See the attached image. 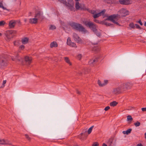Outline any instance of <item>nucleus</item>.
I'll list each match as a JSON object with an SVG mask.
<instances>
[{"label": "nucleus", "mask_w": 146, "mask_h": 146, "mask_svg": "<svg viewBox=\"0 0 146 146\" xmlns=\"http://www.w3.org/2000/svg\"><path fill=\"white\" fill-rule=\"evenodd\" d=\"M84 24L87 27H88L90 29L93 31V32L98 37L101 36V33L100 32H98L97 28V26L94 24L93 22L88 21L84 22Z\"/></svg>", "instance_id": "f03ea898"}, {"label": "nucleus", "mask_w": 146, "mask_h": 146, "mask_svg": "<svg viewBox=\"0 0 146 146\" xmlns=\"http://www.w3.org/2000/svg\"><path fill=\"white\" fill-rule=\"evenodd\" d=\"M4 37L5 40L7 41H9V30L5 31L4 33Z\"/></svg>", "instance_id": "1a4fd4ad"}, {"label": "nucleus", "mask_w": 146, "mask_h": 146, "mask_svg": "<svg viewBox=\"0 0 146 146\" xmlns=\"http://www.w3.org/2000/svg\"><path fill=\"white\" fill-rule=\"evenodd\" d=\"M29 41V38L27 37H25L22 39L21 42L23 44H25L27 43Z\"/></svg>", "instance_id": "dca6fc26"}, {"label": "nucleus", "mask_w": 146, "mask_h": 146, "mask_svg": "<svg viewBox=\"0 0 146 146\" xmlns=\"http://www.w3.org/2000/svg\"><path fill=\"white\" fill-rule=\"evenodd\" d=\"M102 146H107V145L106 144L104 143L103 144Z\"/></svg>", "instance_id": "4d7b16f0"}, {"label": "nucleus", "mask_w": 146, "mask_h": 146, "mask_svg": "<svg viewBox=\"0 0 146 146\" xmlns=\"http://www.w3.org/2000/svg\"><path fill=\"white\" fill-rule=\"evenodd\" d=\"M56 28V27L54 25H50L49 26V29L50 30H53L55 29Z\"/></svg>", "instance_id": "393cba45"}, {"label": "nucleus", "mask_w": 146, "mask_h": 146, "mask_svg": "<svg viewBox=\"0 0 146 146\" xmlns=\"http://www.w3.org/2000/svg\"><path fill=\"white\" fill-rule=\"evenodd\" d=\"M110 108V106H107V107H106L104 109V110L106 111H107Z\"/></svg>", "instance_id": "de8ad7c7"}, {"label": "nucleus", "mask_w": 146, "mask_h": 146, "mask_svg": "<svg viewBox=\"0 0 146 146\" xmlns=\"http://www.w3.org/2000/svg\"><path fill=\"white\" fill-rule=\"evenodd\" d=\"M76 93L77 94H80V92L78 90H76Z\"/></svg>", "instance_id": "603ef678"}, {"label": "nucleus", "mask_w": 146, "mask_h": 146, "mask_svg": "<svg viewBox=\"0 0 146 146\" xmlns=\"http://www.w3.org/2000/svg\"><path fill=\"white\" fill-rule=\"evenodd\" d=\"M25 48V46L23 45H22L19 46V48L21 50H23Z\"/></svg>", "instance_id": "79ce46f5"}, {"label": "nucleus", "mask_w": 146, "mask_h": 146, "mask_svg": "<svg viewBox=\"0 0 146 146\" xmlns=\"http://www.w3.org/2000/svg\"><path fill=\"white\" fill-rule=\"evenodd\" d=\"M67 7L71 11H73L74 9L73 0H68Z\"/></svg>", "instance_id": "6e6552de"}, {"label": "nucleus", "mask_w": 146, "mask_h": 146, "mask_svg": "<svg viewBox=\"0 0 146 146\" xmlns=\"http://www.w3.org/2000/svg\"><path fill=\"white\" fill-rule=\"evenodd\" d=\"M98 84L100 86H101L100 85H102L103 84V82H102V83L101 82V81L99 80H98Z\"/></svg>", "instance_id": "58836bf2"}, {"label": "nucleus", "mask_w": 146, "mask_h": 146, "mask_svg": "<svg viewBox=\"0 0 146 146\" xmlns=\"http://www.w3.org/2000/svg\"><path fill=\"white\" fill-rule=\"evenodd\" d=\"M93 127L94 126H93L89 129L88 131V134H90L91 132Z\"/></svg>", "instance_id": "72a5a7b5"}, {"label": "nucleus", "mask_w": 146, "mask_h": 146, "mask_svg": "<svg viewBox=\"0 0 146 146\" xmlns=\"http://www.w3.org/2000/svg\"><path fill=\"white\" fill-rule=\"evenodd\" d=\"M117 104V103L116 102L114 101L110 103V106L114 107L116 106Z\"/></svg>", "instance_id": "a878e982"}, {"label": "nucleus", "mask_w": 146, "mask_h": 146, "mask_svg": "<svg viewBox=\"0 0 146 146\" xmlns=\"http://www.w3.org/2000/svg\"><path fill=\"white\" fill-rule=\"evenodd\" d=\"M16 59L18 60L19 61H22V58L19 56H17L16 58Z\"/></svg>", "instance_id": "a19ab883"}, {"label": "nucleus", "mask_w": 146, "mask_h": 146, "mask_svg": "<svg viewBox=\"0 0 146 146\" xmlns=\"http://www.w3.org/2000/svg\"><path fill=\"white\" fill-rule=\"evenodd\" d=\"M88 11L90 13L94 15L93 16V17L95 19L99 17L102 15H103L105 13L106 10H104L98 13H97L98 12L97 11V10H90Z\"/></svg>", "instance_id": "423d86ee"}, {"label": "nucleus", "mask_w": 146, "mask_h": 146, "mask_svg": "<svg viewBox=\"0 0 146 146\" xmlns=\"http://www.w3.org/2000/svg\"><path fill=\"white\" fill-rule=\"evenodd\" d=\"M17 21L15 20H11L10 21V29L13 28L16 25Z\"/></svg>", "instance_id": "4468645a"}, {"label": "nucleus", "mask_w": 146, "mask_h": 146, "mask_svg": "<svg viewBox=\"0 0 146 146\" xmlns=\"http://www.w3.org/2000/svg\"><path fill=\"white\" fill-rule=\"evenodd\" d=\"M96 48L95 47H94V48L93 49H94V50H95H95H96L97 51H98V50H97L96 49Z\"/></svg>", "instance_id": "13d9d810"}, {"label": "nucleus", "mask_w": 146, "mask_h": 146, "mask_svg": "<svg viewBox=\"0 0 146 146\" xmlns=\"http://www.w3.org/2000/svg\"><path fill=\"white\" fill-rule=\"evenodd\" d=\"M80 10H86V8L84 5H80Z\"/></svg>", "instance_id": "2f4dec72"}, {"label": "nucleus", "mask_w": 146, "mask_h": 146, "mask_svg": "<svg viewBox=\"0 0 146 146\" xmlns=\"http://www.w3.org/2000/svg\"><path fill=\"white\" fill-rule=\"evenodd\" d=\"M25 61L27 64L29 65L31 62V57L26 56L25 58Z\"/></svg>", "instance_id": "f8f14e48"}, {"label": "nucleus", "mask_w": 146, "mask_h": 146, "mask_svg": "<svg viewBox=\"0 0 146 146\" xmlns=\"http://www.w3.org/2000/svg\"><path fill=\"white\" fill-rule=\"evenodd\" d=\"M10 38H13V37L15 35L16 33V31H14L10 30Z\"/></svg>", "instance_id": "a211bd4d"}, {"label": "nucleus", "mask_w": 146, "mask_h": 146, "mask_svg": "<svg viewBox=\"0 0 146 146\" xmlns=\"http://www.w3.org/2000/svg\"><path fill=\"white\" fill-rule=\"evenodd\" d=\"M131 0H119L120 4L123 5H127L131 3Z\"/></svg>", "instance_id": "9d476101"}, {"label": "nucleus", "mask_w": 146, "mask_h": 146, "mask_svg": "<svg viewBox=\"0 0 146 146\" xmlns=\"http://www.w3.org/2000/svg\"><path fill=\"white\" fill-rule=\"evenodd\" d=\"M97 61V59L91 60L89 61V64H93L94 62Z\"/></svg>", "instance_id": "5701e85b"}, {"label": "nucleus", "mask_w": 146, "mask_h": 146, "mask_svg": "<svg viewBox=\"0 0 146 146\" xmlns=\"http://www.w3.org/2000/svg\"><path fill=\"white\" fill-rule=\"evenodd\" d=\"M7 143V141L4 139H0V144H5Z\"/></svg>", "instance_id": "412c9836"}, {"label": "nucleus", "mask_w": 146, "mask_h": 146, "mask_svg": "<svg viewBox=\"0 0 146 146\" xmlns=\"http://www.w3.org/2000/svg\"><path fill=\"white\" fill-rule=\"evenodd\" d=\"M105 24L106 25H108V26H110V24L109 23H105Z\"/></svg>", "instance_id": "6e6d98bb"}, {"label": "nucleus", "mask_w": 146, "mask_h": 146, "mask_svg": "<svg viewBox=\"0 0 146 146\" xmlns=\"http://www.w3.org/2000/svg\"><path fill=\"white\" fill-rule=\"evenodd\" d=\"M87 136L86 133H82L78 136V138L82 140H83L86 139Z\"/></svg>", "instance_id": "ddd939ff"}, {"label": "nucleus", "mask_w": 146, "mask_h": 146, "mask_svg": "<svg viewBox=\"0 0 146 146\" xmlns=\"http://www.w3.org/2000/svg\"><path fill=\"white\" fill-rule=\"evenodd\" d=\"M6 80H4L3 81L2 85L0 86V88H3L5 86V84L6 83Z\"/></svg>", "instance_id": "c85d7f7f"}, {"label": "nucleus", "mask_w": 146, "mask_h": 146, "mask_svg": "<svg viewBox=\"0 0 146 146\" xmlns=\"http://www.w3.org/2000/svg\"><path fill=\"white\" fill-rule=\"evenodd\" d=\"M127 121H130L131 122L133 120V118L131 116L129 115L127 117Z\"/></svg>", "instance_id": "cd10ccee"}, {"label": "nucleus", "mask_w": 146, "mask_h": 146, "mask_svg": "<svg viewBox=\"0 0 146 146\" xmlns=\"http://www.w3.org/2000/svg\"><path fill=\"white\" fill-rule=\"evenodd\" d=\"M113 140L112 139H109L108 142V144L109 146H112V143Z\"/></svg>", "instance_id": "c756f323"}, {"label": "nucleus", "mask_w": 146, "mask_h": 146, "mask_svg": "<svg viewBox=\"0 0 146 146\" xmlns=\"http://www.w3.org/2000/svg\"><path fill=\"white\" fill-rule=\"evenodd\" d=\"M64 59L65 61L68 63L70 66L72 65L71 62H70V60L67 57H65L64 58Z\"/></svg>", "instance_id": "6ab92c4d"}, {"label": "nucleus", "mask_w": 146, "mask_h": 146, "mask_svg": "<svg viewBox=\"0 0 146 146\" xmlns=\"http://www.w3.org/2000/svg\"><path fill=\"white\" fill-rule=\"evenodd\" d=\"M145 138L146 139V133H145Z\"/></svg>", "instance_id": "bf43d9fd"}, {"label": "nucleus", "mask_w": 146, "mask_h": 146, "mask_svg": "<svg viewBox=\"0 0 146 146\" xmlns=\"http://www.w3.org/2000/svg\"><path fill=\"white\" fill-rule=\"evenodd\" d=\"M69 45L71 47H74V48H76L77 47V46L76 44L75 43L73 42H72L70 44H69Z\"/></svg>", "instance_id": "bb28decb"}, {"label": "nucleus", "mask_w": 146, "mask_h": 146, "mask_svg": "<svg viewBox=\"0 0 146 146\" xmlns=\"http://www.w3.org/2000/svg\"><path fill=\"white\" fill-rule=\"evenodd\" d=\"M75 146H79L78 145H76Z\"/></svg>", "instance_id": "774afa93"}, {"label": "nucleus", "mask_w": 146, "mask_h": 146, "mask_svg": "<svg viewBox=\"0 0 146 146\" xmlns=\"http://www.w3.org/2000/svg\"><path fill=\"white\" fill-rule=\"evenodd\" d=\"M5 24V22L3 21H0V26H3Z\"/></svg>", "instance_id": "e433bc0d"}, {"label": "nucleus", "mask_w": 146, "mask_h": 146, "mask_svg": "<svg viewBox=\"0 0 146 146\" xmlns=\"http://www.w3.org/2000/svg\"><path fill=\"white\" fill-rule=\"evenodd\" d=\"M135 26L136 27V28L137 29H141V28L137 24H135Z\"/></svg>", "instance_id": "49530a36"}, {"label": "nucleus", "mask_w": 146, "mask_h": 146, "mask_svg": "<svg viewBox=\"0 0 146 146\" xmlns=\"http://www.w3.org/2000/svg\"><path fill=\"white\" fill-rule=\"evenodd\" d=\"M2 35V34L1 33H0V36H1Z\"/></svg>", "instance_id": "0e129e2a"}, {"label": "nucleus", "mask_w": 146, "mask_h": 146, "mask_svg": "<svg viewBox=\"0 0 146 146\" xmlns=\"http://www.w3.org/2000/svg\"><path fill=\"white\" fill-rule=\"evenodd\" d=\"M74 40L77 43L79 44H83V40L76 33H74L73 34Z\"/></svg>", "instance_id": "0eeeda50"}, {"label": "nucleus", "mask_w": 146, "mask_h": 146, "mask_svg": "<svg viewBox=\"0 0 146 146\" xmlns=\"http://www.w3.org/2000/svg\"><path fill=\"white\" fill-rule=\"evenodd\" d=\"M13 1H18V0H13ZM18 1H19L20 0H18Z\"/></svg>", "instance_id": "680f3d73"}, {"label": "nucleus", "mask_w": 146, "mask_h": 146, "mask_svg": "<svg viewBox=\"0 0 146 146\" xmlns=\"http://www.w3.org/2000/svg\"><path fill=\"white\" fill-rule=\"evenodd\" d=\"M27 21V20L26 19H24V21L25 22H26Z\"/></svg>", "instance_id": "052dcab7"}, {"label": "nucleus", "mask_w": 146, "mask_h": 146, "mask_svg": "<svg viewBox=\"0 0 146 146\" xmlns=\"http://www.w3.org/2000/svg\"><path fill=\"white\" fill-rule=\"evenodd\" d=\"M141 110L142 111H146V108H141Z\"/></svg>", "instance_id": "09e8293b"}, {"label": "nucleus", "mask_w": 146, "mask_h": 146, "mask_svg": "<svg viewBox=\"0 0 146 146\" xmlns=\"http://www.w3.org/2000/svg\"><path fill=\"white\" fill-rule=\"evenodd\" d=\"M120 15L117 14H114L108 16L107 19V20H110L113 23L116 24L117 25H119L118 23L119 19L121 17H125L129 15V12L126 10L124 9H120L118 12Z\"/></svg>", "instance_id": "f257e3e1"}, {"label": "nucleus", "mask_w": 146, "mask_h": 146, "mask_svg": "<svg viewBox=\"0 0 146 146\" xmlns=\"http://www.w3.org/2000/svg\"><path fill=\"white\" fill-rule=\"evenodd\" d=\"M131 129H127L126 131H123L122 133L124 134L128 135L131 133Z\"/></svg>", "instance_id": "aec40b11"}, {"label": "nucleus", "mask_w": 146, "mask_h": 146, "mask_svg": "<svg viewBox=\"0 0 146 146\" xmlns=\"http://www.w3.org/2000/svg\"><path fill=\"white\" fill-rule=\"evenodd\" d=\"M80 5L78 2H76L75 4V7L77 9H79L80 8Z\"/></svg>", "instance_id": "b1692460"}, {"label": "nucleus", "mask_w": 146, "mask_h": 146, "mask_svg": "<svg viewBox=\"0 0 146 146\" xmlns=\"http://www.w3.org/2000/svg\"><path fill=\"white\" fill-rule=\"evenodd\" d=\"M8 56L4 55L0 56V67H2L7 65L9 62Z\"/></svg>", "instance_id": "20e7f679"}, {"label": "nucleus", "mask_w": 146, "mask_h": 146, "mask_svg": "<svg viewBox=\"0 0 146 146\" xmlns=\"http://www.w3.org/2000/svg\"><path fill=\"white\" fill-rule=\"evenodd\" d=\"M115 2L116 1L115 0H110L109 1V2H108V3H115Z\"/></svg>", "instance_id": "37998d69"}, {"label": "nucleus", "mask_w": 146, "mask_h": 146, "mask_svg": "<svg viewBox=\"0 0 146 146\" xmlns=\"http://www.w3.org/2000/svg\"><path fill=\"white\" fill-rule=\"evenodd\" d=\"M145 26H146V22L145 23Z\"/></svg>", "instance_id": "338daca9"}, {"label": "nucleus", "mask_w": 146, "mask_h": 146, "mask_svg": "<svg viewBox=\"0 0 146 146\" xmlns=\"http://www.w3.org/2000/svg\"><path fill=\"white\" fill-rule=\"evenodd\" d=\"M0 7L2 8L4 10L6 9V8L3 6L1 2H0Z\"/></svg>", "instance_id": "4c0bfd02"}, {"label": "nucleus", "mask_w": 146, "mask_h": 146, "mask_svg": "<svg viewBox=\"0 0 146 146\" xmlns=\"http://www.w3.org/2000/svg\"><path fill=\"white\" fill-rule=\"evenodd\" d=\"M12 60H15V59L14 58H12Z\"/></svg>", "instance_id": "e2e57ef3"}, {"label": "nucleus", "mask_w": 146, "mask_h": 146, "mask_svg": "<svg viewBox=\"0 0 146 146\" xmlns=\"http://www.w3.org/2000/svg\"><path fill=\"white\" fill-rule=\"evenodd\" d=\"M42 17L41 12L39 11H36L35 13V17L37 19V20L41 19Z\"/></svg>", "instance_id": "9b49d317"}, {"label": "nucleus", "mask_w": 146, "mask_h": 146, "mask_svg": "<svg viewBox=\"0 0 146 146\" xmlns=\"http://www.w3.org/2000/svg\"><path fill=\"white\" fill-rule=\"evenodd\" d=\"M76 2H78V0H75Z\"/></svg>", "instance_id": "69168bd1"}, {"label": "nucleus", "mask_w": 146, "mask_h": 146, "mask_svg": "<svg viewBox=\"0 0 146 146\" xmlns=\"http://www.w3.org/2000/svg\"><path fill=\"white\" fill-rule=\"evenodd\" d=\"M37 19L35 17L34 18L30 19H29V22L32 24H36L37 23Z\"/></svg>", "instance_id": "2eb2a0df"}, {"label": "nucleus", "mask_w": 146, "mask_h": 146, "mask_svg": "<svg viewBox=\"0 0 146 146\" xmlns=\"http://www.w3.org/2000/svg\"><path fill=\"white\" fill-rule=\"evenodd\" d=\"M59 1L60 2V3L65 4L66 6H67V5H68L67 2L66 0H59Z\"/></svg>", "instance_id": "7c9ffc66"}, {"label": "nucleus", "mask_w": 146, "mask_h": 146, "mask_svg": "<svg viewBox=\"0 0 146 146\" xmlns=\"http://www.w3.org/2000/svg\"><path fill=\"white\" fill-rule=\"evenodd\" d=\"M72 42L70 38V37L68 38L67 39V45H69Z\"/></svg>", "instance_id": "f704fd0d"}, {"label": "nucleus", "mask_w": 146, "mask_h": 146, "mask_svg": "<svg viewBox=\"0 0 146 146\" xmlns=\"http://www.w3.org/2000/svg\"><path fill=\"white\" fill-rule=\"evenodd\" d=\"M94 21L96 22V23H98L99 22V21L98 20H96V19H95L94 20Z\"/></svg>", "instance_id": "5fc2aeb1"}, {"label": "nucleus", "mask_w": 146, "mask_h": 146, "mask_svg": "<svg viewBox=\"0 0 146 146\" xmlns=\"http://www.w3.org/2000/svg\"><path fill=\"white\" fill-rule=\"evenodd\" d=\"M108 83V80H104V82H103V84L102 85H101V86H105Z\"/></svg>", "instance_id": "ea45409f"}, {"label": "nucleus", "mask_w": 146, "mask_h": 146, "mask_svg": "<svg viewBox=\"0 0 146 146\" xmlns=\"http://www.w3.org/2000/svg\"><path fill=\"white\" fill-rule=\"evenodd\" d=\"M18 41H16L14 43V44L15 46H18Z\"/></svg>", "instance_id": "3c124183"}, {"label": "nucleus", "mask_w": 146, "mask_h": 146, "mask_svg": "<svg viewBox=\"0 0 146 146\" xmlns=\"http://www.w3.org/2000/svg\"><path fill=\"white\" fill-rule=\"evenodd\" d=\"M99 144L97 142H95L92 145V146H98Z\"/></svg>", "instance_id": "c03bdc74"}, {"label": "nucleus", "mask_w": 146, "mask_h": 146, "mask_svg": "<svg viewBox=\"0 0 146 146\" xmlns=\"http://www.w3.org/2000/svg\"><path fill=\"white\" fill-rule=\"evenodd\" d=\"M68 24L73 29L79 31L84 33L87 32L85 28L81 24L73 22H70Z\"/></svg>", "instance_id": "7ed1b4c3"}, {"label": "nucleus", "mask_w": 146, "mask_h": 146, "mask_svg": "<svg viewBox=\"0 0 146 146\" xmlns=\"http://www.w3.org/2000/svg\"><path fill=\"white\" fill-rule=\"evenodd\" d=\"M58 45L57 43L56 42L53 41L50 44V48L56 47L58 46Z\"/></svg>", "instance_id": "f3484780"}, {"label": "nucleus", "mask_w": 146, "mask_h": 146, "mask_svg": "<svg viewBox=\"0 0 146 146\" xmlns=\"http://www.w3.org/2000/svg\"><path fill=\"white\" fill-rule=\"evenodd\" d=\"M141 125V123L138 121L134 123V125L136 127L139 126Z\"/></svg>", "instance_id": "473e14b6"}, {"label": "nucleus", "mask_w": 146, "mask_h": 146, "mask_svg": "<svg viewBox=\"0 0 146 146\" xmlns=\"http://www.w3.org/2000/svg\"><path fill=\"white\" fill-rule=\"evenodd\" d=\"M138 23H139L140 24L141 26L143 25V23L140 20H139L138 21Z\"/></svg>", "instance_id": "8fccbe9b"}, {"label": "nucleus", "mask_w": 146, "mask_h": 146, "mask_svg": "<svg viewBox=\"0 0 146 146\" xmlns=\"http://www.w3.org/2000/svg\"><path fill=\"white\" fill-rule=\"evenodd\" d=\"M137 146H143L142 144L141 143H139L137 145Z\"/></svg>", "instance_id": "864d4df0"}, {"label": "nucleus", "mask_w": 146, "mask_h": 146, "mask_svg": "<svg viewBox=\"0 0 146 146\" xmlns=\"http://www.w3.org/2000/svg\"><path fill=\"white\" fill-rule=\"evenodd\" d=\"M135 28V26L133 23H131L129 25V28L130 29H134Z\"/></svg>", "instance_id": "4be33fe9"}, {"label": "nucleus", "mask_w": 146, "mask_h": 146, "mask_svg": "<svg viewBox=\"0 0 146 146\" xmlns=\"http://www.w3.org/2000/svg\"><path fill=\"white\" fill-rule=\"evenodd\" d=\"M128 84H122L120 86L114 88L113 91V93L115 94H118L121 92L126 89L128 88Z\"/></svg>", "instance_id": "39448f33"}, {"label": "nucleus", "mask_w": 146, "mask_h": 146, "mask_svg": "<svg viewBox=\"0 0 146 146\" xmlns=\"http://www.w3.org/2000/svg\"><path fill=\"white\" fill-rule=\"evenodd\" d=\"M82 57V55L81 54H79L77 56V58L79 60H80Z\"/></svg>", "instance_id": "c9c22d12"}, {"label": "nucleus", "mask_w": 146, "mask_h": 146, "mask_svg": "<svg viewBox=\"0 0 146 146\" xmlns=\"http://www.w3.org/2000/svg\"><path fill=\"white\" fill-rule=\"evenodd\" d=\"M25 137L26 138L29 140L30 139V138L29 137V136L27 134H25Z\"/></svg>", "instance_id": "a18cd8bd"}]
</instances>
